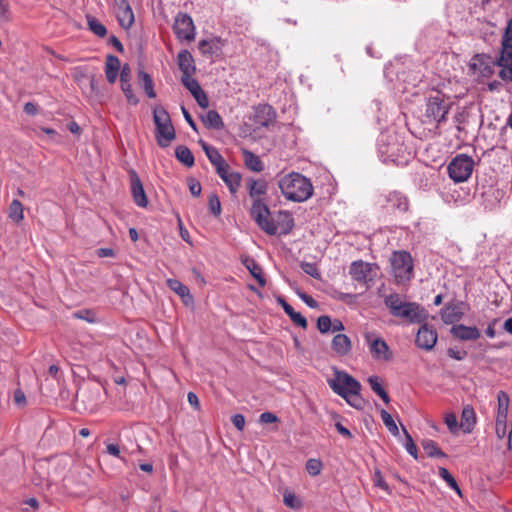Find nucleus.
<instances>
[{
    "label": "nucleus",
    "mask_w": 512,
    "mask_h": 512,
    "mask_svg": "<svg viewBox=\"0 0 512 512\" xmlns=\"http://www.w3.org/2000/svg\"><path fill=\"white\" fill-rule=\"evenodd\" d=\"M249 197L252 199L250 216L260 229L268 235H276L277 227L275 221L270 218V209L266 204L268 182L261 179L249 178L246 182Z\"/></svg>",
    "instance_id": "1"
},
{
    "label": "nucleus",
    "mask_w": 512,
    "mask_h": 512,
    "mask_svg": "<svg viewBox=\"0 0 512 512\" xmlns=\"http://www.w3.org/2000/svg\"><path fill=\"white\" fill-rule=\"evenodd\" d=\"M334 393L344 398L355 409L362 410L366 401L360 395L361 384L345 371L335 369L334 378L327 380Z\"/></svg>",
    "instance_id": "2"
},
{
    "label": "nucleus",
    "mask_w": 512,
    "mask_h": 512,
    "mask_svg": "<svg viewBox=\"0 0 512 512\" xmlns=\"http://www.w3.org/2000/svg\"><path fill=\"white\" fill-rule=\"evenodd\" d=\"M384 303L392 316L406 319L409 323L420 324L427 321L429 314L416 302H404L397 293L385 297Z\"/></svg>",
    "instance_id": "3"
},
{
    "label": "nucleus",
    "mask_w": 512,
    "mask_h": 512,
    "mask_svg": "<svg viewBox=\"0 0 512 512\" xmlns=\"http://www.w3.org/2000/svg\"><path fill=\"white\" fill-rule=\"evenodd\" d=\"M378 152L384 163L404 166L409 161L410 153L396 133H382L378 140Z\"/></svg>",
    "instance_id": "4"
},
{
    "label": "nucleus",
    "mask_w": 512,
    "mask_h": 512,
    "mask_svg": "<svg viewBox=\"0 0 512 512\" xmlns=\"http://www.w3.org/2000/svg\"><path fill=\"white\" fill-rule=\"evenodd\" d=\"M278 186L284 197L293 202H304L313 195L310 179L297 172L282 177Z\"/></svg>",
    "instance_id": "5"
},
{
    "label": "nucleus",
    "mask_w": 512,
    "mask_h": 512,
    "mask_svg": "<svg viewBox=\"0 0 512 512\" xmlns=\"http://www.w3.org/2000/svg\"><path fill=\"white\" fill-rule=\"evenodd\" d=\"M155 139L159 147L166 148L176 139V131L168 111L161 105L153 109Z\"/></svg>",
    "instance_id": "6"
},
{
    "label": "nucleus",
    "mask_w": 512,
    "mask_h": 512,
    "mask_svg": "<svg viewBox=\"0 0 512 512\" xmlns=\"http://www.w3.org/2000/svg\"><path fill=\"white\" fill-rule=\"evenodd\" d=\"M392 273L397 284L409 282L413 276V261L407 251H394L391 258Z\"/></svg>",
    "instance_id": "7"
},
{
    "label": "nucleus",
    "mask_w": 512,
    "mask_h": 512,
    "mask_svg": "<svg viewBox=\"0 0 512 512\" xmlns=\"http://www.w3.org/2000/svg\"><path fill=\"white\" fill-rule=\"evenodd\" d=\"M474 165L475 162L471 156L458 154L448 164L447 170L449 177L455 183L465 182L470 178Z\"/></svg>",
    "instance_id": "8"
},
{
    "label": "nucleus",
    "mask_w": 512,
    "mask_h": 512,
    "mask_svg": "<svg viewBox=\"0 0 512 512\" xmlns=\"http://www.w3.org/2000/svg\"><path fill=\"white\" fill-rule=\"evenodd\" d=\"M364 340L369 348V352L375 360L390 361L393 354L386 341L375 332H365Z\"/></svg>",
    "instance_id": "9"
},
{
    "label": "nucleus",
    "mask_w": 512,
    "mask_h": 512,
    "mask_svg": "<svg viewBox=\"0 0 512 512\" xmlns=\"http://www.w3.org/2000/svg\"><path fill=\"white\" fill-rule=\"evenodd\" d=\"M450 109V104L446 103L444 97L436 95L429 97L426 102L425 117L429 122L441 124L446 121V115Z\"/></svg>",
    "instance_id": "10"
},
{
    "label": "nucleus",
    "mask_w": 512,
    "mask_h": 512,
    "mask_svg": "<svg viewBox=\"0 0 512 512\" xmlns=\"http://www.w3.org/2000/svg\"><path fill=\"white\" fill-rule=\"evenodd\" d=\"M172 28L175 36L180 41L186 40L191 42L195 39L196 31L193 19L185 12H179L175 16Z\"/></svg>",
    "instance_id": "11"
},
{
    "label": "nucleus",
    "mask_w": 512,
    "mask_h": 512,
    "mask_svg": "<svg viewBox=\"0 0 512 512\" xmlns=\"http://www.w3.org/2000/svg\"><path fill=\"white\" fill-rule=\"evenodd\" d=\"M512 63V18L508 20L505 31L501 40V53L500 57L495 61V64L501 69L510 66Z\"/></svg>",
    "instance_id": "12"
},
{
    "label": "nucleus",
    "mask_w": 512,
    "mask_h": 512,
    "mask_svg": "<svg viewBox=\"0 0 512 512\" xmlns=\"http://www.w3.org/2000/svg\"><path fill=\"white\" fill-rule=\"evenodd\" d=\"M421 324L422 325L416 334L415 344L420 349L430 351L437 343L438 334L437 331L432 326H429L426 322Z\"/></svg>",
    "instance_id": "13"
},
{
    "label": "nucleus",
    "mask_w": 512,
    "mask_h": 512,
    "mask_svg": "<svg viewBox=\"0 0 512 512\" xmlns=\"http://www.w3.org/2000/svg\"><path fill=\"white\" fill-rule=\"evenodd\" d=\"M372 271V264L363 260L353 261L349 268L352 279L362 284H367L373 280Z\"/></svg>",
    "instance_id": "14"
},
{
    "label": "nucleus",
    "mask_w": 512,
    "mask_h": 512,
    "mask_svg": "<svg viewBox=\"0 0 512 512\" xmlns=\"http://www.w3.org/2000/svg\"><path fill=\"white\" fill-rule=\"evenodd\" d=\"M130 190L134 203L142 208L147 207L148 198L146 196L143 184L135 170L129 172Z\"/></svg>",
    "instance_id": "15"
},
{
    "label": "nucleus",
    "mask_w": 512,
    "mask_h": 512,
    "mask_svg": "<svg viewBox=\"0 0 512 512\" xmlns=\"http://www.w3.org/2000/svg\"><path fill=\"white\" fill-rule=\"evenodd\" d=\"M131 68L129 64L125 63L121 67L120 71V82H121V90L124 93L127 101L131 105H137L139 103L138 97L133 93L132 86H131Z\"/></svg>",
    "instance_id": "16"
},
{
    "label": "nucleus",
    "mask_w": 512,
    "mask_h": 512,
    "mask_svg": "<svg viewBox=\"0 0 512 512\" xmlns=\"http://www.w3.org/2000/svg\"><path fill=\"white\" fill-rule=\"evenodd\" d=\"M463 302L447 303L440 312L441 319L445 324H454L461 320L464 315Z\"/></svg>",
    "instance_id": "17"
},
{
    "label": "nucleus",
    "mask_w": 512,
    "mask_h": 512,
    "mask_svg": "<svg viewBox=\"0 0 512 512\" xmlns=\"http://www.w3.org/2000/svg\"><path fill=\"white\" fill-rule=\"evenodd\" d=\"M117 19L121 27L129 29L132 27L135 18L133 10L127 0H120L116 3Z\"/></svg>",
    "instance_id": "18"
},
{
    "label": "nucleus",
    "mask_w": 512,
    "mask_h": 512,
    "mask_svg": "<svg viewBox=\"0 0 512 512\" xmlns=\"http://www.w3.org/2000/svg\"><path fill=\"white\" fill-rule=\"evenodd\" d=\"M450 333L453 337L462 341L477 340L480 337V331L476 326H466L464 324H454Z\"/></svg>",
    "instance_id": "19"
},
{
    "label": "nucleus",
    "mask_w": 512,
    "mask_h": 512,
    "mask_svg": "<svg viewBox=\"0 0 512 512\" xmlns=\"http://www.w3.org/2000/svg\"><path fill=\"white\" fill-rule=\"evenodd\" d=\"M177 64L182 76H192L196 72L195 61L192 54L184 49L177 55Z\"/></svg>",
    "instance_id": "20"
},
{
    "label": "nucleus",
    "mask_w": 512,
    "mask_h": 512,
    "mask_svg": "<svg viewBox=\"0 0 512 512\" xmlns=\"http://www.w3.org/2000/svg\"><path fill=\"white\" fill-rule=\"evenodd\" d=\"M333 351L338 356H346L352 350V342L346 334H336L331 342Z\"/></svg>",
    "instance_id": "21"
},
{
    "label": "nucleus",
    "mask_w": 512,
    "mask_h": 512,
    "mask_svg": "<svg viewBox=\"0 0 512 512\" xmlns=\"http://www.w3.org/2000/svg\"><path fill=\"white\" fill-rule=\"evenodd\" d=\"M387 203L392 210L400 213H405L409 209L408 198L398 191H392L388 194Z\"/></svg>",
    "instance_id": "22"
},
{
    "label": "nucleus",
    "mask_w": 512,
    "mask_h": 512,
    "mask_svg": "<svg viewBox=\"0 0 512 512\" xmlns=\"http://www.w3.org/2000/svg\"><path fill=\"white\" fill-rule=\"evenodd\" d=\"M277 303L283 308L285 313L296 325L303 329L307 328V319L301 313L296 312L294 308L282 296L277 297Z\"/></svg>",
    "instance_id": "23"
},
{
    "label": "nucleus",
    "mask_w": 512,
    "mask_h": 512,
    "mask_svg": "<svg viewBox=\"0 0 512 512\" xmlns=\"http://www.w3.org/2000/svg\"><path fill=\"white\" fill-rule=\"evenodd\" d=\"M256 122L263 126L268 127L272 124L276 118V112L274 108L268 104L260 105L256 109Z\"/></svg>",
    "instance_id": "24"
},
{
    "label": "nucleus",
    "mask_w": 512,
    "mask_h": 512,
    "mask_svg": "<svg viewBox=\"0 0 512 512\" xmlns=\"http://www.w3.org/2000/svg\"><path fill=\"white\" fill-rule=\"evenodd\" d=\"M476 413L471 405H466L461 413L460 428L465 434H470L476 425Z\"/></svg>",
    "instance_id": "25"
},
{
    "label": "nucleus",
    "mask_w": 512,
    "mask_h": 512,
    "mask_svg": "<svg viewBox=\"0 0 512 512\" xmlns=\"http://www.w3.org/2000/svg\"><path fill=\"white\" fill-rule=\"evenodd\" d=\"M243 265L248 269L250 274L261 287H265L267 280L264 276L262 267L256 262V260L252 257H245L242 260Z\"/></svg>",
    "instance_id": "26"
},
{
    "label": "nucleus",
    "mask_w": 512,
    "mask_h": 512,
    "mask_svg": "<svg viewBox=\"0 0 512 512\" xmlns=\"http://www.w3.org/2000/svg\"><path fill=\"white\" fill-rule=\"evenodd\" d=\"M120 69V60L117 56L109 54L106 57L105 75L110 84H114Z\"/></svg>",
    "instance_id": "27"
},
{
    "label": "nucleus",
    "mask_w": 512,
    "mask_h": 512,
    "mask_svg": "<svg viewBox=\"0 0 512 512\" xmlns=\"http://www.w3.org/2000/svg\"><path fill=\"white\" fill-rule=\"evenodd\" d=\"M167 286L174 291L176 294H178L185 304H188L189 302H192L193 297L190 294V291L186 285L181 283L178 279H167L166 281Z\"/></svg>",
    "instance_id": "28"
},
{
    "label": "nucleus",
    "mask_w": 512,
    "mask_h": 512,
    "mask_svg": "<svg viewBox=\"0 0 512 512\" xmlns=\"http://www.w3.org/2000/svg\"><path fill=\"white\" fill-rule=\"evenodd\" d=\"M138 84L143 88L145 94L149 98H156V91L154 89V82L150 74L145 72L143 69L138 71L137 75Z\"/></svg>",
    "instance_id": "29"
},
{
    "label": "nucleus",
    "mask_w": 512,
    "mask_h": 512,
    "mask_svg": "<svg viewBox=\"0 0 512 512\" xmlns=\"http://www.w3.org/2000/svg\"><path fill=\"white\" fill-rule=\"evenodd\" d=\"M276 227L280 228L281 235L289 234L294 227V219L290 212L288 211H280L278 213V221L275 223Z\"/></svg>",
    "instance_id": "30"
},
{
    "label": "nucleus",
    "mask_w": 512,
    "mask_h": 512,
    "mask_svg": "<svg viewBox=\"0 0 512 512\" xmlns=\"http://www.w3.org/2000/svg\"><path fill=\"white\" fill-rule=\"evenodd\" d=\"M242 155L244 164L249 170L253 172H261L264 169L263 162L261 161L259 156H257L253 152L244 149L242 151Z\"/></svg>",
    "instance_id": "31"
},
{
    "label": "nucleus",
    "mask_w": 512,
    "mask_h": 512,
    "mask_svg": "<svg viewBox=\"0 0 512 512\" xmlns=\"http://www.w3.org/2000/svg\"><path fill=\"white\" fill-rule=\"evenodd\" d=\"M198 49L202 55L212 56L221 50L220 38H213L210 40H200L198 43Z\"/></svg>",
    "instance_id": "32"
},
{
    "label": "nucleus",
    "mask_w": 512,
    "mask_h": 512,
    "mask_svg": "<svg viewBox=\"0 0 512 512\" xmlns=\"http://www.w3.org/2000/svg\"><path fill=\"white\" fill-rule=\"evenodd\" d=\"M202 122L207 128L221 130L224 128L222 117L216 110H209L205 116L202 117Z\"/></svg>",
    "instance_id": "33"
},
{
    "label": "nucleus",
    "mask_w": 512,
    "mask_h": 512,
    "mask_svg": "<svg viewBox=\"0 0 512 512\" xmlns=\"http://www.w3.org/2000/svg\"><path fill=\"white\" fill-rule=\"evenodd\" d=\"M199 144L214 167L226 161L214 146L209 145L204 140H200Z\"/></svg>",
    "instance_id": "34"
},
{
    "label": "nucleus",
    "mask_w": 512,
    "mask_h": 512,
    "mask_svg": "<svg viewBox=\"0 0 512 512\" xmlns=\"http://www.w3.org/2000/svg\"><path fill=\"white\" fill-rule=\"evenodd\" d=\"M176 159L187 167H192L195 164V158L191 150L185 145H179L175 148Z\"/></svg>",
    "instance_id": "35"
},
{
    "label": "nucleus",
    "mask_w": 512,
    "mask_h": 512,
    "mask_svg": "<svg viewBox=\"0 0 512 512\" xmlns=\"http://www.w3.org/2000/svg\"><path fill=\"white\" fill-rule=\"evenodd\" d=\"M371 389L375 392L385 404L390 403V397L384 387L382 386L381 379L377 375L370 376L368 378Z\"/></svg>",
    "instance_id": "36"
},
{
    "label": "nucleus",
    "mask_w": 512,
    "mask_h": 512,
    "mask_svg": "<svg viewBox=\"0 0 512 512\" xmlns=\"http://www.w3.org/2000/svg\"><path fill=\"white\" fill-rule=\"evenodd\" d=\"M422 447L426 454L431 458H445L447 457L446 453H444L438 446V444L431 439H425L422 441Z\"/></svg>",
    "instance_id": "37"
},
{
    "label": "nucleus",
    "mask_w": 512,
    "mask_h": 512,
    "mask_svg": "<svg viewBox=\"0 0 512 512\" xmlns=\"http://www.w3.org/2000/svg\"><path fill=\"white\" fill-rule=\"evenodd\" d=\"M498 410L496 419L507 420L509 396L505 391L498 392Z\"/></svg>",
    "instance_id": "38"
},
{
    "label": "nucleus",
    "mask_w": 512,
    "mask_h": 512,
    "mask_svg": "<svg viewBox=\"0 0 512 512\" xmlns=\"http://www.w3.org/2000/svg\"><path fill=\"white\" fill-rule=\"evenodd\" d=\"M241 174L236 171H230L222 180L228 187L231 194L237 193L241 185Z\"/></svg>",
    "instance_id": "39"
},
{
    "label": "nucleus",
    "mask_w": 512,
    "mask_h": 512,
    "mask_svg": "<svg viewBox=\"0 0 512 512\" xmlns=\"http://www.w3.org/2000/svg\"><path fill=\"white\" fill-rule=\"evenodd\" d=\"M9 218L16 223L24 219V207L17 199H14L9 206Z\"/></svg>",
    "instance_id": "40"
},
{
    "label": "nucleus",
    "mask_w": 512,
    "mask_h": 512,
    "mask_svg": "<svg viewBox=\"0 0 512 512\" xmlns=\"http://www.w3.org/2000/svg\"><path fill=\"white\" fill-rule=\"evenodd\" d=\"M438 475L447 483V485L453 489L458 495H462L461 489L456 481V479L453 477V475L448 471V469L444 467H439L438 469Z\"/></svg>",
    "instance_id": "41"
},
{
    "label": "nucleus",
    "mask_w": 512,
    "mask_h": 512,
    "mask_svg": "<svg viewBox=\"0 0 512 512\" xmlns=\"http://www.w3.org/2000/svg\"><path fill=\"white\" fill-rule=\"evenodd\" d=\"M87 23L89 26V29L98 37H105L107 34L106 27L95 17L93 16H87Z\"/></svg>",
    "instance_id": "42"
},
{
    "label": "nucleus",
    "mask_w": 512,
    "mask_h": 512,
    "mask_svg": "<svg viewBox=\"0 0 512 512\" xmlns=\"http://www.w3.org/2000/svg\"><path fill=\"white\" fill-rule=\"evenodd\" d=\"M380 416H381V419H382L384 425L389 430V432L393 436H398L399 435V429H398L395 421L393 420V417L391 416V414L388 413L385 409H381Z\"/></svg>",
    "instance_id": "43"
},
{
    "label": "nucleus",
    "mask_w": 512,
    "mask_h": 512,
    "mask_svg": "<svg viewBox=\"0 0 512 512\" xmlns=\"http://www.w3.org/2000/svg\"><path fill=\"white\" fill-rule=\"evenodd\" d=\"M181 83L186 89L189 90L192 96H195L203 90L199 82L192 76H181Z\"/></svg>",
    "instance_id": "44"
},
{
    "label": "nucleus",
    "mask_w": 512,
    "mask_h": 512,
    "mask_svg": "<svg viewBox=\"0 0 512 512\" xmlns=\"http://www.w3.org/2000/svg\"><path fill=\"white\" fill-rule=\"evenodd\" d=\"M12 20V13L8 0H0V24H7Z\"/></svg>",
    "instance_id": "45"
},
{
    "label": "nucleus",
    "mask_w": 512,
    "mask_h": 512,
    "mask_svg": "<svg viewBox=\"0 0 512 512\" xmlns=\"http://www.w3.org/2000/svg\"><path fill=\"white\" fill-rule=\"evenodd\" d=\"M331 418L335 421V428L339 434H341L343 437L348 438V439L353 438V435L350 432V430L342 425V423H341L342 417L338 413H336V412L331 413Z\"/></svg>",
    "instance_id": "46"
},
{
    "label": "nucleus",
    "mask_w": 512,
    "mask_h": 512,
    "mask_svg": "<svg viewBox=\"0 0 512 512\" xmlns=\"http://www.w3.org/2000/svg\"><path fill=\"white\" fill-rule=\"evenodd\" d=\"M208 208L210 212L215 216L219 217L222 211L221 203L217 194L212 193L208 198Z\"/></svg>",
    "instance_id": "47"
},
{
    "label": "nucleus",
    "mask_w": 512,
    "mask_h": 512,
    "mask_svg": "<svg viewBox=\"0 0 512 512\" xmlns=\"http://www.w3.org/2000/svg\"><path fill=\"white\" fill-rule=\"evenodd\" d=\"M402 429H403V432L405 434V437H406V443H405V448L407 450V452L412 456L414 457L415 459L418 458V449H417V446L416 444L414 443L411 435L408 433V431L406 430V428L404 426H402Z\"/></svg>",
    "instance_id": "48"
},
{
    "label": "nucleus",
    "mask_w": 512,
    "mask_h": 512,
    "mask_svg": "<svg viewBox=\"0 0 512 512\" xmlns=\"http://www.w3.org/2000/svg\"><path fill=\"white\" fill-rule=\"evenodd\" d=\"M306 470L311 476H317L321 473L322 462L319 459H309L306 462Z\"/></svg>",
    "instance_id": "49"
},
{
    "label": "nucleus",
    "mask_w": 512,
    "mask_h": 512,
    "mask_svg": "<svg viewBox=\"0 0 512 512\" xmlns=\"http://www.w3.org/2000/svg\"><path fill=\"white\" fill-rule=\"evenodd\" d=\"M300 266H301V269L309 276H311L315 279H320L321 273L315 263L302 262L300 264Z\"/></svg>",
    "instance_id": "50"
},
{
    "label": "nucleus",
    "mask_w": 512,
    "mask_h": 512,
    "mask_svg": "<svg viewBox=\"0 0 512 512\" xmlns=\"http://www.w3.org/2000/svg\"><path fill=\"white\" fill-rule=\"evenodd\" d=\"M332 320L328 315H322L317 319V328L320 333L325 334L331 330Z\"/></svg>",
    "instance_id": "51"
},
{
    "label": "nucleus",
    "mask_w": 512,
    "mask_h": 512,
    "mask_svg": "<svg viewBox=\"0 0 512 512\" xmlns=\"http://www.w3.org/2000/svg\"><path fill=\"white\" fill-rule=\"evenodd\" d=\"M283 502L287 507L297 509L300 508L302 503L301 501L295 496V494L291 492H285L283 495Z\"/></svg>",
    "instance_id": "52"
},
{
    "label": "nucleus",
    "mask_w": 512,
    "mask_h": 512,
    "mask_svg": "<svg viewBox=\"0 0 512 512\" xmlns=\"http://www.w3.org/2000/svg\"><path fill=\"white\" fill-rule=\"evenodd\" d=\"M445 424L447 425L449 431L452 433V434H456L458 432V429H459V425H458V421H457V417L454 413H448L446 416H445Z\"/></svg>",
    "instance_id": "53"
},
{
    "label": "nucleus",
    "mask_w": 512,
    "mask_h": 512,
    "mask_svg": "<svg viewBox=\"0 0 512 512\" xmlns=\"http://www.w3.org/2000/svg\"><path fill=\"white\" fill-rule=\"evenodd\" d=\"M507 420L496 419L495 432L499 439H503L506 436Z\"/></svg>",
    "instance_id": "54"
},
{
    "label": "nucleus",
    "mask_w": 512,
    "mask_h": 512,
    "mask_svg": "<svg viewBox=\"0 0 512 512\" xmlns=\"http://www.w3.org/2000/svg\"><path fill=\"white\" fill-rule=\"evenodd\" d=\"M374 485L376 487H379L381 488L382 490L388 492V493H391L390 491V488H389V485L386 483V481L384 480L382 474L380 471H376L375 474H374Z\"/></svg>",
    "instance_id": "55"
},
{
    "label": "nucleus",
    "mask_w": 512,
    "mask_h": 512,
    "mask_svg": "<svg viewBox=\"0 0 512 512\" xmlns=\"http://www.w3.org/2000/svg\"><path fill=\"white\" fill-rule=\"evenodd\" d=\"M188 187H189L190 193L194 197H199L201 195V192H202L201 184H200V182H198L194 178H189L188 179Z\"/></svg>",
    "instance_id": "56"
},
{
    "label": "nucleus",
    "mask_w": 512,
    "mask_h": 512,
    "mask_svg": "<svg viewBox=\"0 0 512 512\" xmlns=\"http://www.w3.org/2000/svg\"><path fill=\"white\" fill-rule=\"evenodd\" d=\"M259 421L261 423L268 424V423H278V422H280V419L277 417V415H275L272 412H263L259 417Z\"/></svg>",
    "instance_id": "57"
},
{
    "label": "nucleus",
    "mask_w": 512,
    "mask_h": 512,
    "mask_svg": "<svg viewBox=\"0 0 512 512\" xmlns=\"http://www.w3.org/2000/svg\"><path fill=\"white\" fill-rule=\"evenodd\" d=\"M298 295L301 298V300L310 308L318 307V302L312 296H310L304 292H299V291H298Z\"/></svg>",
    "instance_id": "58"
},
{
    "label": "nucleus",
    "mask_w": 512,
    "mask_h": 512,
    "mask_svg": "<svg viewBox=\"0 0 512 512\" xmlns=\"http://www.w3.org/2000/svg\"><path fill=\"white\" fill-rule=\"evenodd\" d=\"M498 77L503 81H509L512 83V63L508 67H504V69H500L498 72Z\"/></svg>",
    "instance_id": "59"
},
{
    "label": "nucleus",
    "mask_w": 512,
    "mask_h": 512,
    "mask_svg": "<svg viewBox=\"0 0 512 512\" xmlns=\"http://www.w3.org/2000/svg\"><path fill=\"white\" fill-rule=\"evenodd\" d=\"M231 421L239 431H242L244 429L245 417L242 414H234L231 417Z\"/></svg>",
    "instance_id": "60"
},
{
    "label": "nucleus",
    "mask_w": 512,
    "mask_h": 512,
    "mask_svg": "<svg viewBox=\"0 0 512 512\" xmlns=\"http://www.w3.org/2000/svg\"><path fill=\"white\" fill-rule=\"evenodd\" d=\"M193 97L200 107L207 108L209 106L208 97L203 90Z\"/></svg>",
    "instance_id": "61"
},
{
    "label": "nucleus",
    "mask_w": 512,
    "mask_h": 512,
    "mask_svg": "<svg viewBox=\"0 0 512 512\" xmlns=\"http://www.w3.org/2000/svg\"><path fill=\"white\" fill-rule=\"evenodd\" d=\"M447 354H448V356L450 358L460 361V360H463L466 357L467 352L464 351V350L463 351H459V350L454 349V348H449L447 350Z\"/></svg>",
    "instance_id": "62"
},
{
    "label": "nucleus",
    "mask_w": 512,
    "mask_h": 512,
    "mask_svg": "<svg viewBox=\"0 0 512 512\" xmlns=\"http://www.w3.org/2000/svg\"><path fill=\"white\" fill-rule=\"evenodd\" d=\"M215 169H216V173L218 174V176L221 179H223L230 172V166L228 165V163L226 161L215 166Z\"/></svg>",
    "instance_id": "63"
},
{
    "label": "nucleus",
    "mask_w": 512,
    "mask_h": 512,
    "mask_svg": "<svg viewBox=\"0 0 512 512\" xmlns=\"http://www.w3.org/2000/svg\"><path fill=\"white\" fill-rule=\"evenodd\" d=\"M14 402L18 406H23L26 403V396L21 389H17L14 391Z\"/></svg>",
    "instance_id": "64"
}]
</instances>
